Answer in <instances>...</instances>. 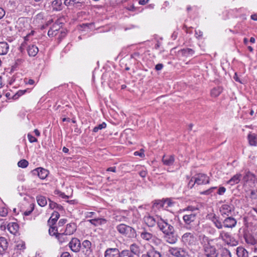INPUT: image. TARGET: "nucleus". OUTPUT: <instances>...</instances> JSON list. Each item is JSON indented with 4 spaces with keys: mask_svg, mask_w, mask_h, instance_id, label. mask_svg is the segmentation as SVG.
<instances>
[{
    "mask_svg": "<svg viewBox=\"0 0 257 257\" xmlns=\"http://www.w3.org/2000/svg\"><path fill=\"white\" fill-rule=\"evenodd\" d=\"M116 229L120 233L130 237L134 236L136 232L135 230L133 227L124 224L117 225Z\"/></svg>",
    "mask_w": 257,
    "mask_h": 257,
    "instance_id": "obj_5",
    "label": "nucleus"
},
{
    "mask_svg": "<svg viewBox=\"0 0 257 257\" xmlns=\"http://www.w3.org/2000/svg\"><path fill=\"white\" fill-rule=\"evenodd\" d=\"M157 225L159 229L163 233L174 229V227L168 223L167 219H163L162 218H160L159 220H157Z\"/></svg>",
    "mask_w": 257,
    "mask_h": 257,
    "instance_id": "obj_6",
    "label": "nucleus"
},
{
    "mask_svg": "<svg viewBox=\"0 0 257 257\" xmlns=\"http://www.w3.org/2000/svg\"><path fill=\"white\" fill-rule=\"evenodd\" d=\"M181 51L182 54L186 57L192 56L194 53V51L190 48L183 49Z\"/></svg>",
    "mask_w": 257,
    "mask_h": 257,
    "instance_id": "obj_36",
    "label": "nucleus"
},
{
    "mask_svg": "<svg viewBox=\"0 0 257 257\" xmlns=\"http://www.w3.org/2000/svg\"><path fill=\"white\" fill-rule=\"evenodd\" d=\"M104 257H112V248H109L106 250Z\"/></svg>",
    "mask_w": 257,
    "mask_h": 257,
    "instance_id": "obj_46",
    "label": "nucleus"
},
{
    "mask_svg": "<svg viewBox=\"0 0 257 257\" xmlns=\"http://www.w3.org/2000/svg\"><path fill=\"white\" fill-rule=\"evenodd\" d=\"M39 49L38 47L33 44L29 45L27 47V51L30 56H35L38 53Z\"/></svg>",
    "mask_w": 257,
    "mask_h": 257,
    "instance_id": "obj_21",
    "label": "nucleus"
},
{
    "mask_svg": "<svg viewBox=\"0 0 257 257\" xmlns=\"http://www.w3.org/2000/svg\"><path fill=\"white\" fill-rule=\"evenodd\" d=\"M60 28L61 26H60V23L56 22L49 30L48 35L51 37L55 36L57 34V32Z\"/></svg>",
    "mask_w": 257,
    "mask_h": 257,
    "instance_id": "obj_17",
    "label": "nucleus"
},
{
    "mask_svg": "<svg viewBox=\"0 0 257 257\" xmlns=\"http://www.w3.org/2000/svg\"><path fill=\"white\" fill-rule=\"evenodd\" d=\"M34 174H37L39 177L41 179H45L48 176V171L42 168H38L33 170Z\"/></svg>",
    "mask_w": 257,
    "mask_h": 257,
    "instance_id": "obj_14",
    "label": "nucleus"
},
{
    "mask_svg": "<svg viewBox=\"0 0 257 257\" xmlns=\"http://www.w3.org/2000/svg\"><path fill=\"white\" fill-rule=\"evenodd\" d=\"M164 238L165 240L170 244H174L178 240V237L175 234V229L169 231L164 233Z\"/></svg>",
    "mask_w": 257,
    "mask_h": 257,
    "instance_id": "obj_8",
    "label": "nucleus"
},
{
    "mask_svg": "<svg viewBox=\"0 0 257 257\" xmlns=\"http://www.w3.org/2000/svg\"><path fill=\"white\" fill-rule=\"evenodd\" d=\"M216 188V187H211L210 189H209L204 192H201V193L202 194L208 195V194H210L212 192V191L214 189H215Z\"/></svg>",
    "mask_w": 257,
    "mask_h": 257,
    "instance_id": "obj_51",
    "label": "nucleus"
},
{
    "mask_svg": "<svg viewBox=\"0 0 257 257\" xmlns=\"http://www.w3.org/2000/svg\"><path fill=\"white\" fill-rule=\"evenodd\" d=\"M67 220L66 219H61L59 221V225H63L65 223H66Z\"/></svg>",
    "mask_w": 257,
    "mask_h": 257,
    "instance_id": "obj_61",
    "label": "nucleus"
},
{
    "mask_svg": "<svg viewBox=\"0 0 257 257\" xmlns=\"http://www.w3.org/2000/svg\"><path fill=\"white\" fill-rule=\"evenodd\" d=\"M250 197L252 199H257V189L251 190Z\"/></svg>",
    "mask_w": 257,
    "mask_h": 257,
    "instance_id": "obj_44",
    "label": "nucleus"
},
{
    "mask_svg": "<svg viewBox=\"0 0 257 257\" xmlns=\"http://www.w3.org/2000/svg\"><path fill=\"white\" fill-rule=\"evenodd\" d=\"M144 220L147 225L149 227H154L156 223H157V220L155 217L150 215L145 216Z\"/></svg>",
    "mask_w": 257,
    "mask_h": 257,
    "instance_id": "obj_15",
    "label": "nucleus"
},
{
    "mask_svg": "<svg viewBox=\"0 0 257 257\" xmlns=\"http://www.w3.org/2000/svg\"><path fill=\"white\" fill-rule=\"evenodd\" d=\"M8 243L4 237H0V255L3 254L8 248Z\"/></svg>",
    "mask_w": 257,
    "mask_h": 257,
    "instance_id": "obj_20",
    "label": "nucleus"
},
{
    "mask_svg": "<svg viewBox=\"0 0 257 257\" xmlns=\"http://www.w3.org/2000/svg\"><path fill=\"white\" fill-rule=\"evenodd\" d=\"M106 126V123L105 122H102L101 124H99L98 126L94 127L93 130V132L96 133L98 131V130L104 128Z\"/></svg>",
    "mask_w": 257,
    "mask_h": 257,
    "instance_id": "obj_42",
    "label": "nucleus"
},
{
    "mask_svg": "<svg viewBox=\"0 0 257 257\" xmlns=\"http://www.w3.org/2000/svg\"><path fill=\"white\" fill-rule=\"evenodd\" d=\"M64 4L66 6L74 5V3H71V0H65Z\"/></svg>",
    "mask_w": 257,
    "mask_h": 257,
    "instance_id": "obj_63",
    "label": "nucleus"
},
{
    "mask_svg": "<svg viewBox=\"0 0 257 257\" xmlns=\"http://www.w3.org/2000/svg\"><path fill=\"white\" fill-rule=\"evenodd\" d=\"M245 242L247 244L251 245H255L257 244V240L251 234H245L244 236Z\"/></svg>",
    "mask_w": 257,
    "mask_h": 257,
    "instance_id": "obj_26",
    "label": "nucleus"
},
{
    "mask_svg": "<svg viewBox=\"0 0 257 257\" xmlns=\"http://www.w3.org/2000/svg\"><path fill=\"white\" fill-rule=\"evenodd\" d=\"M50 226V228L49 229V234L51 235H56L58 234V230L57 228L55 226H54L52 225V223H51V225Z\"/></svg>",
    "mask_w": 257,
    "mask_h": 257,
    "instance_id": "obj_39",
    "label": "nucleus"
},
{
    "mask_svg": "<svg viewBox=\"0 0 257 257\" xmlns=\"http://www.w3.org/2000/svg\"><path fill=\"white\" fill-rule=\"evenodd\" d=\"M236 254L238 257H248V252L244 248L241 246L237 247Z\"/></svg>",
    "mask_w": 257,
    "mask_h": 257,
    "instance_id": "obj_27",
    "label": "nucleus"
},
{
    "mask_svg": "<svg viewBox=\"0 0 257 257\" xmlns=\"http://www.w3.org/2000/svg\"><path fill=\"white\" fill-rule=\"evenodd\" d=\"M113 118L117 120V122L116 123L113 122V124H119L121 118L119 117V115L117 112H115L113 113Z\"/></svg>",
    "mask_w": 257,
    "mask_h": 257,
    "instance_id": "obj_48",
    "label": "nucleus"
},
{
    "mask_svg": "<svg viewBox=\"0 0 257 257\" xmlns=\"http://www.w3.org/2000/svg\"><path fill=\"white\" fill-rule=\"evenodd\" d=\"M223 224L224 227L233 228L236 224V220L232 217H228L224 220Z\"/></svg>",
    "mask_w": 257,
    "mask_h": 257,
    "instance_id": "obj_12",
    "label": "nucleus"
},
{
    "mask_svg": "<svg viewBox=\"0 0 257 257\" xmlns=\"http://www.w3.org/2000/svg\"><path fill=\"white\" fill-rule=\"evenodd\" d=\"M222 91V88L221 87L214 88L211 91V95L212 97H217Z\"/></svg>",
    "mask_w": 257,
    "mask_h": 257,
    "instance_id": "obj_33",
    "label": "nucleus"
},
{
    "mask_svg": "<svg viewBox=\"0 0 257 257\" xmlns=\"http://www.w3.org/2000/svg\"><path fill=\"white\" fill-rule=\"evenodd\" d=\"M147 257H161V253L157 250L153 246H151L150 249L147 252Z\"/></svg>",
    "mask_w": 257,
    "mask_h": 257,
    "instance_id": "obj_18",
    "label": "nucleus"
},
{
    "mask_svg": "<svg viewBox=\"0 0 257 257\" xmlns=\"http://www.w3.org/2000/svg\"><path fill=\"white\" fill-rule=\"evenodd\" d=\"M8 229L11 233L15 234L19 229V225L15 222L10 223L8 225Z\"/></svg>",
    "mask_w": 257,
    "mask_h": 257,
    "instance_id": "obj_23",
    "label": "nucleus"
},
{
    "mask_svg": "<svg viewBox=\"0 0 257 257\" xmlns=\"http://www.w3.org/2000/svg\"><path fill=\"white\" fill-rule=\"evenodd\" d=\"M197 238L194 232H186L181 237V241L184 245L192 246L195 245Z\"/></svg>",
    "mask_w": 257,
    "mask_h": 257,
    "instance_id": "obj_3",
    "label": "nucleus"
},
{
    "mask_svg": "<svg viewBox=\"0 0 257 257\" xmlns=\"http://www.w3.org/2000/svg\"><path fill=\"white\" fill-rule=\"evenodd\" d=\"M60 257H71L69 253L68 252H63Z\"/></svg>",
    "mask_w": 257,
    "mask_h": 257,
    "instance_id": "obj_64",
    "label": "nucleus"
},
{
    "mask_svg": "<svg viewBox=\"0 0 257 257\" xmlns=\"http://www.w3.org/2000/svg\"><path fill=\"white\" fill-rule=\"evenodd\" d=\"M191 182H194V183L191 186V187H193L195 184L201 185L208 183L209 178L205 174H199L191 178L189 181V185L191 184Z\"/></svg>",
    "mask_w": 257,
    "mask_h": 257,
    "instance_id": "obj_7",
    "label": "nucleus"
},
{
    "mask_svg": "<svg viewBox=\"0 0 257 257\" xmlns=\"http://www.w3.org/2000/svg\"><path fill=\"white\" fill-rule=\"evenodd\" d=\"M214 225L218 228V229H222L223 226V224L222 223L220 220H219V218L214 222H213Z\"/></svg>",
    "mask_w": 257,
    "mask_h": 257,
    "instance_id": "obj_43",
    "label": "nucleus"
},
{
    "mask_svg": "<svg viewBox=\"0 0 257 257\" xmlns=\"http://www.w3.org/2000/svg\"><path fill=\"white\" fill-rule=\"evenodd\" d=\"M140 237L144 241L154 242L156 244H157L158 241H160L155 235L148 232L146 229H143L140 232Z\"/></svg>",
    "mask_w": 257,
    "mask_h": 257,
    "instance_id": "obj_4",
    "label": "nucleus"
},
{
    "mask_svg": "<svg viewBox=\"0 0 257 257\" xmlns=\"http://www.w3.org/2000/svg\"><path fill=\"white\" fill-rule=\"evenodd\" d=\"M113 257H134V255L128 250H123L121 253L117 248H113Z\"/></svg>",
    "mask_w": 257,
    "mask_h": 257,
    "instance_id": "obj_13",
    "label": "nucleus"
},
{
    "mask_svg": "<svg viewBox=\"0 0 257 257\" xmlns=\"http://www.w3.org/2000/svg\"><path fill=\"white\" fill-rule=\"evenodd\" d=\"M175 161L174 155H164L162 158V162L165 165L172 166Z\"/></svg>",
    "mask_w": 257,
    "mask_h": 257,
    "instance_id": "obj_16",
    "label": "nucleus"
},
{
    "mask_svg": "<svg viewBox=\"0 0 257 257\" xmlns=\"http://www.w3.org/2000/svg\"><path fill=\"white\" fill-rule=\"evenodd\" d=\"M130 249L132 253H133L136 255H139L140 253V247L136 243H134L130 246Z\"/></svg>",
    "mask_w": 257,
    "mask_h": 257,
    "instance_id": "obj_32",
    "label": "nucleus"
},
{
    "mask_svg": "<svg viewBox=\"0 0 257 257\" xmlns=\"http://www.w3.org/2000/svg\"><path fill=\"white\" fill-rule=\"evenodd\" d=\"M28 138L31 143L36 142L37 141V139L30 134L28 135Z\"/></svg>",
    "mask_w": 257,
    "mask_h": 257,
    "instance_id": "obj_52",
    "label": "nucleus"
},
{
    "mask_svg": "<svg viewBox=\"0 0 257 257\" xmlns=\"http://www.w3.org/2000/svg\"><path fill=\"white\" fill-rule=\"evenodd\" d=\"M27 45V44L26 42H24V43H23L21 44V45L20 46V47L19 48V49L21 52H23L24 51V50H25V48Z\"/></svg>",
    "mask_w": 257,
    "mask_h": 257,
    "instance_id": "obj_55",
    "label": "nucleus"
},
{
    "mask_svg": "<svg viewBox=\"0 0 257 257\" xmlns=\"http://www.w3.org/2000/svg\"><path fill=\"white\" fill-rule=\"evenodd\" d=\"M247 138L250 146H255L257 145V137L255 134H248Z\"/></svg>",
    "mask_w": 257,
    "mask_h": 257,
    "instance_id": "obj_28",
    "label": "nucleus"
},
{
    "mask_svg": "<svg viewBox=\"0 0 257 257\" xmlns=\"http://www.w3.org/2000/svg\"><path fill=\"white\" fill-rule=\"evenodd\" d=\"M59 216L60 214L58 212H54L48 221V225H51V223H52V225H54L59 218Z\"/></svg>",
    "mask_w": 257,
    "mask_h": 257,
    "instance_id": "obj_25",
    "label": "nucleus"
},
{
    "mask_svg": "<svg viewBox=\"0 0 257 257\" xmlns=\"http://www.w3.org/2000/svg\"><path fill=\"white\" fill-rule=\"evenodd\" d=\"M9 50V46L7 42H0V55H6Z\"/></svg>",
    "mask_w": 257,
    "mask_h": 257,
    "instance_id": "obj_24",
    "label": "nucleus"
},
{
    "mask_svg": "<svg viewBox=\"0 0 257 257\" xmlns=\"http://www.w3.org/2000/svg\"><path fill=\"white\" fill-rule=\"evenodd\" d=\"M226 191V189L224 187H220L217 191V194L219 195H223Z\"/></svg>",
    "mask_w": 257,
    "mask_h": 257,
    "instance_id": "obj_50",
    "label": "nucleus"
},
{
    "mask_svg": "<svg viewBox=\"0 0 257 257\" xmlns=\"http://www.w3.org/2000/svg\"><path fill=\"white\" fill-rule=\"evenodd\" d=\"M5 15V11L4 10L0 8V19H1Z\"/></svg>",
    "mask_w": 257,
    "mask_h": 257,
    "instance_id": "obj_60",
    "label": "nucleus"
},
{
    "mask_svg": "<svg viewBox=\"0 0 257 257\" xmlns=\"http://www.w3.org/2000/svg\"><path fill=\"white\" fill-rule=\"evenodd\" d=\"M16 246L18 249H24L25 248V244L23 241L18 242Z\"/></svg>",
    "mask_w": 257,
    "mask_h": 257,
    "instance_id": "obj_47",
    "label": "nucleus"
},
{
    "mask_svg": "<svg viewBox=\"0 0 257 257\" xmlns=\"http://www.w3.org/2000/svg\"><path fill=\"white\" fill-rule=\"evenodd\" d=\"M49 201H50L49 206H50V208H51V209H54L57 207H58V205L56 203L53 202V201H51L50 200H49Z\"/></svg>",
    "mask_w": 257,
    "mask_h": 257,
    "instance_id": "obj_53",
    "label": "nucleus"
},
{
    "mask_svg": "<svg viewBox=\"0 0 257 257\" xmlns=\"http://www.w3.org/2000/svg\"><path fill=\"white\" fill-rule=\"evenodd\" d=\"M241 177V174H237L234 175L228 181V183L230 184L231 185H233L234 184H237L240 181Z\"/></svg>",
    "mask_w": 257,
    "mask_h": 257,
    "instance_id": "obj_29",
    "label": "nucleus"
},
{
    "mask_svg": "<svg viewBox=\"0 0 257 257\" xmlns=\"http://www.w3.org/2000/svg\"><path fill=\"white\" fill-rule=\"evenodd\" d=\"M222 257H231V253L229 250L226 248H223L221 252Z\"/></svg>",
    "mask_w": 257,
    "mask_h": 257,
    "instance_id": "obj_41",
    "label": "nucleus"
},
{
    "mask_svg": "<svg viewBox=\"0 0 257 257\" xmlns=\"http://www.w3.org/2000/svg\"><path fill=\"white\" fill-rule=\"evenodd\" d=\"M164 202L166 208H167L172 205V203L169 200H164Z\"/></svg>",
    "mask_w": 257,
    "mask_h": 257,
    "instance_id": "obj_56",
    "label": "nucleus"
},
{
    "mask_svg": "<svg viewBox=\"0 0 257 257\" xmlns=\"http://www.w3.org/2000/svg\"><path fill=\"white\" fill-rule=\"evenodd\" d=\"M28 164H29V163L27 160L23 159V160L20 161L18 162V165L19 167L24 168L28 166Z\"/></svg>",
    "mask_w": 257,
    "mask_h": 257,
    "instance_id": "obj_40",
    "label": "nucleus"
},
{
    "mask_svg": "<svg viewBox=\"0 0 257 257\" xmlns=\"http://www.w3.org/2000/svg\"><path fill=\"white\" fill-rule=\"evenodd\" d=\"M254 178V175L248 171L246 172L245 175L244 176L243 180L245 182H247L248 181L253 180Z\"/></svg>",
    "mask_w": 257,
    "mask_h": 257,
    "instance_id": "obj_37",
    "label": "nucleus"
},
{
    "mask_svg": "<svg viewBox=\"0 0 257 257\" xmlns=\"http://www.w3.org/2000/svg\"><path fill=\"white\" fill-rule=\"evenodd\" d=\"M147 171L145 170H142L139 173L140 175L143 178L145 177L147 175Z\"/></svg>",
    "mask_w": 257,
    "mask_h": 257,
    "instance_id": "obj_59",
    "label": "nucleus"
},
{
    "mask_svg": "<svg viewBox=\"0 0 257 257\" xmlns=\"http://www.w3.org/2000/svg\"><path fill=\"white\" fill-rule=\"evenodd\" d=\"M208 237L204 235L201 242L203 247L204 255L205 257H218V251L215 246L211 244Z\"/></svg>",
    "mask_w": 257,
    "mask_h": 257,
    "instance_id": "obj_1",
    "label": "nucleus"
},
{
    "mask_svg": "<svg viewBox=\"0 0 257 257\" xmlns=\"http://www.w3.org/2000/svg\"><path fill=\"white\" fill-rule=\"evenodd\" d=\"M8 213V209L5 207L0 208V216L5 217L7 215Z\"/></svg>",
    "mask_w": 257,
    "mask_h": 257,
    "instance_id": "obj_45",
    "label": "nucleus"
},
{
    "mask_svg": "<svg viewBox=\"0 0 257 257\" xmlns=\"http://www.w3.org/2000/svg\"><path fill=\"white\" fill-rule=\"evenodd\" d=\"M37 201L38 204L42 207L46 206L47 203L46 197L43 196H37Z\"/></svg>",
    "mask_w": 257,
    "mask_h": 257,
    "instance_id": "obj_34",
    "label": "nucleus"
},
{
    "mask_svg": "<svg viewBox=\"0 0 257 257\" xmlns=\"http://www.w3.org/2000/svg\"><path fill=\"white\" fill-rule=\"evenodd\" d=\"M69 246L72 251L77 252L79 251L81 248L80 241L76 238H73L69 243Z\"/></svg>",
    "mask_w": 257,
    "mask_h": 257,
    "instance_id": "obj_10",
    "label": "nucleus"
},
{
    "mask_svg": "<svg viewBox=\"0 0 257 257\" xmlns=\"http://www.w3.org/2000/svg\"><path fill=\"white\" fill-rule=\"evenodd\" d=\"M153 207L156 208L157 209H160L161 208L165 207L164 200L156 201L153 204Z\"/></svg>",
    "mask_w": 257,
    "mask_h": 257,
    "instance_id": "obj_38",
    "label": "nucleus"
},
{
    "mask_svg": "<svg viewBox=\"0 0 257 257\" xmlns=\"http://www.w3.org/2000/svg\"><path fill=\"white\" fill-rule=\"evenodd\" d=\"M163 66H163V64H161V63L158 64L155 66V69L157 71L161 70L163 68Z\"/></svg>",
    "mask_w": 257,
    "mask_h": 257,
    "instance_id": "obj_57",
    "label": "nucleus"
},
{
    "mask_svg": "<svg viewBox=\"0 0 257 257\" xmlns=\"http://www.w3.org/2000/svg\"><path fill=\"white\" fill-rule=\"evenodd\" d=\"M144 150L143 149H141L139 152V151H136L134 153V155L135 156H139L140 157L143 158L144 157H145V154L144 153Z\"/></svg>",
    "mask_w": 257,
    "mask_h": 257,
    "instance_id": "obj_49",
    "label": "nucleus"
},
{
    "mask_svg": "<svg viewBox=\"0 0 257 257\" xmlns=\"http://www.w3.org/2000/svg\"><path fill=\"white\" fill-rule=\"evenodd\" d=\"M233 209L232 206L228 204H223L220 208V211L222 214L226 215L229 216L231 214V211Z\"/></svg>",
    "mask_w": 257,
    "mask_h": 257,
    "instance_id": "obj_19",
    "label": "nucleus"
},
{
    "mask_svg": "<svg viewBox=\"0 0 257 257\" xmlns=\"http://www.w3.org/2000/svg\"><path fill=\"white\" fill-rule=\"evenodd\" d=\"M67 235L68 234H66L65 232L59 233L56 235V238L60 244H63L67 242L69 240Z\"/></svg>",
    "mask_w": 257,
    "mask_h": 257,
    "instance_id": "obj_22",
    "label": "nucleus"
},
{
    "mask_svg": "<svg viewBox=\"0 0 257 257\" xmlns=\"http://www.w3.org/2000/svg\"><path fill=\"white\" fill-rule=\"evenodd\" d=\"M52 22L53 21L52 20L48 21L45 25L42 26L41 29H45L47 27L50 25L52 23Z\"/></svg>",
    "mask_w": 257,
    "mask_h": 257,
    "instance_id": "obj_58",
    "label": "nucleus"
},
{
    "mask_svg": "<svg viewBox=\"0 0 257 257\" xmlns=\"http://www.w3.org/2000/svg\"><path fill=\"white\" fill-rule=\"evenodd\" d=\"M209 218L213 222L215 220L218 219V217L215 214H212L210 215Z\"/></svg>",
    "mask_w": 257,
    "mask_h": 257,
    "instance_id": "obj_54",
    "label": "nucleus"
},
{
    "mask_svg": "<svg viewBox=\"0 0 257 257\" xmlns=\"http://www.w3.org/2000/svg\"><path fill=\"white\" fill-rule=\"evenodd\" d=\"M82 251L86 257L89 256L92 253L91 243L88 240H85L82 243Z\"/></svg>",
    "mask_w": 257,
    "mask_h": 257,
    "instance_id": "obj_9",
    "label": "nucleus"
},
{
    "mask_svg": "<svg viewBox=\"0 0 257 257\" xmlns=\"http://www.w3.org/2000/svg\"><path fill=\"white\" fill-rule=\"evenodd\" d=\"M198 210L197 207L189 206L184 209V211H186V213L183 216V219L186 224L189 225L194 222L196 219V213L195 211Z\"/></svg>",
    "mask_w": 257,
    "mask_h": 257,
    "instance_id": "obj_2",
    "label": "nucleus"
},
{
    "mask_svg": "<svg viewBox=\"0 0 257 257\" xmlns=\"http://www.w3.org/2000/svg\"><path fill=\"white\" fill-rule=\"evenodd\" d=\"M169 251L171 254L176 257H184L186 253L184 249L178 247H171Z\"/></svg>",
    "mask_w": 257,
    "mask_h": 257,
    "instance_id": "obj_11",
    "label": "nucleus"
},
{
    "mask_svg": "<svg viewBox=\"0 0 257 257\" xmlns=\"http://www.w3.org/2000/svg\"><path fill=\"white\" fill-rule=\"evenodd\" d=\"M90 222H91L92 224H94V225H97V223L99 222L98 219H91L89 220Z\"/></svg>",
    "mask_w": 257,
    "mask_h": 257,
    "instance_id": "obj_62",
    "label": "nucleus"
},
{
    "mask_svg": "<svg viewBox=\"0 0 257 257\" xmlns=\"http://www.w3.org/2000/svg\"><path fill=\"white\" fill-rule=\"evenodd\" d=\"M230 235L228 232L224 231H221L220 232L219 236L218 238L222 239V240L228 242L230 240Z\"/></svg>",
    "mask_w": 257,
    "mask_h": 257,
    "instance_id": "obj_31",
    "label": "nucleus"
},
{
    "mask_svg": "<svg viewBox=\"0 0 257 257\" xmlns=\"http://www.w3.org/2000/svg\"><path fill=\"white\" fill-rule=\"evenodd\" d=\"M62 5L61 0H55L52 3V6L54 10L59 11L61 10V6Z\"/></svg>",
    "mask_w": 257,
    "mask_h": 257,
    "instance_id": "obj_35",
    "label": "nucleus"
},
{
    "mask_svg": "<svg viewBox=\"0 0 257 257\" xmlns=\"http://www.w3.org/2000/svg\"><path fill=\"white\" fill-rule=\"evenodd\" d=\"M76 230V226L74 223H70L67 225L65 231L66 234L71 235Z\"/></svg>",
    "mask_w": 257,
    "mask_h": 257,
    "instance_id": "obj_30",
    "label": "nucleus"
}]
</instances>
